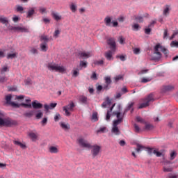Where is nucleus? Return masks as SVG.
<instances>
[{"mask_svg": "<svg viewBox=\"0 0 178 178\" xmlns=\"http://www.w3.org/2000/svg\"><path fill=\"white\" fill-rule=\"evenodd\" d=\"M17 53L8 54L7 59H15V58H17Z\"/></svg>", "mask_w": 178, "mask_h": 178, "instance_id": "2f4dec72", "label": "nucleus"}, {"mask_svg": "<svg viewBox=\"0 0 178 178\" xmlns=\"http://www.w3.org/2000/svg\"><path fill=\"white\" fill-rule=\"evenodd\" d=\"M79 66L81 67H87V62H86V61H80Z\"/></svg>", "mask_w": 178, "mask_h": 178, "instance_id": "3c124183", "label": "nucleus"}, {"mask_svg": "<svg viewBox=\"0 0 178 178\" xmlns=\"http://www.w3.org/2000/svg\"><path fill=\"white\" fill-rule=\"evenodd\" d=\"M104 23L106 24V26H111V23H112V19H111V17H107L104 19Z\"/></svg>", "mask_w": 178, "mask_h": 178, "instance_id": "7c9ffc66", "label": "nucleus"}, {"mask_svg": "<svg viewBox=\"0 0 178 178\" xmlns=\"http://www.w3.org/2000/svg\"><path fill=\"white\" fill-rule=\"evenodd\" d=\"M34 15H35V8H29L26 12V19H31Z\"/></svg>", "mask_w": 178, "mask_h": 178, "instance_id": "9d476101", "label": "nucleus"}, {"mask_svg": "<svg viewBox=\"0 0 178 178\" xmlns=\"http://www.w3.org/2000/svg\"><path fill=\"white\" fill-rule=\"evenodd\" d=\"M158 49H160L165 56H168V54H169V50H168L166 48H165L163 46H161V44H157L156 45V51H158Z\"/></svg>", "mask_w": 178, "mask_h": 178, "instance_id": "4468645a", "label": "nucleus"}, {"mask_svg": "<svg viewBox=\"0 0 178 178\" xmlns=\"http://www.w3.org/2000/svg\"><path fill=\"white\" fill-rule=\"evenodd\" d=\"M94 64L97 66H102V65H104V60H95Z\"/></svg>", "mask_w": 178, "mask_h": 178, "instance_id": "79ce46f5", "label": "nucleus"}, {"mask_svg": "<svg viewBox=\"0 0 178 178\" xmlns=\"http://www.w3.org/2000/svg\"><path fill=\"white\" fill-rule=\"evenodd\" d=\"M57 66H58V64L55 63H49L47 64V69L51 72H56Z\"/></svg>", "mask_w": 178, "mask_h": 178, "instance_id": "dca6fc26", "label": "nucleus"}, {"mask_svg": "<svg viewBox=\"0 0 178 178\" xmlns=\"http://www.w3.org/2000/svg\"><path fill=\"white\" fill-rule=\"evenodd\" d=\"M79 56L80 58H83V59H88V58H90V56H92V54H91L90 51H82L79 53Z\"/></svg>", "mask_w": 178, "mask_h": 178, "instance_id": "2eb2a0df", "label": "nucleus"}, {"mask_svg": "<svg viewBox=\"0 0 178 178\" xmlns=\"http://www.w3.org/2000/svg\"><path fill=\"white\" fill-rule=\"evenodd\" d=\"M75 106L76 104H74V102H71L68 105L63 106V111L65 112V116H70V115H72L70 112L74 111Z\"/></svg>", "mask_w": 178, "mask_h": 178, "instance_id": "20e7f679", "label": "nucleus"}, {"mask_svg": "<svg viewBox=\"0 0 178 178\" xmlns=\"http://www.w3.org/2000/svg\"><path fill=\"white\" fill-rule=\"evenodd\" d=\"M15 31H21V33H29V30L26 28L22 26H15Z\"/></svg>", "mask_w": 178, "mask_h": 178, "instance_id": "b1692460", "label": "nucleus"}, {"mask_svg": "<svg viewBox=\"0 0 178 178\" xmlns=\"http://www.w3.org/2000/svg\"><path fill=\"white\" fill-rule=\"evenodd\" d=\"M136 122L138 123H143V124H145L147 122L144 119H143L141 117H136Z\"/></svg>", "mask_w": 178, "mask_h": 178, "instance_id": "c9c22d12", "label": "nucleus"}, {"mask_svg": "<svg viewBox=\"0 0 178 178\" xmlns=\"http://www.w3.org/2000/svg\"><path fill=\"white\" fill-rule=\"evenodd\" d=\"M5 115L0 111V126H5L6 127H12V126H16L17 122L10 118H3Z\"/></svg>", "mask_w": 178, "mask_h": 178, "instance_id": "f257e3e1", "label": "nucleus"}, {"mask_svg": "<svg viewBox=\"0 0 178 178\" xmlns=\"http://www.w3.org/2000/svg\"><path fill=\"white\" fill-rule=\"evenodd\" d=\"M106 105H111V100L107 99L106 102H103L102 104V108H106Z\"/></svg>", "mask_w": 178, "mask_h": 178, "instance_id": "58836bf2", "label": "nucleus"}, {"mask_svg": "<svg viewBox=\"0 0 178 178\" xmlns=\"http://www.w3.org/2000/svg\"><path fill=\"white\" fill-rule=\"evenodd\" d=\"M143 149H147V152H148L149 155H152V154H154V149L149 148V147H145L143 145L138 144L137 148L136 149V152H140V151H143Z\"/></svg>", "mask_w": 178, "mask_h": 178, "instance_id": "6e6552de", "label": "nucleus"}, {"mask_svg": "<svg viewBox=\"0 0 178 178\" xmlns=\"http://www.w3.org/2000/svg\"><path fill=\"white\" fill-rule=\"evenodd\" d=\"M145 130H152L154 129V127L151 124H145Z\"/></svg>", "mask_w": 178, "mask_h": 178, "instance_id": "c03bdc74", "label": "nucleus"}, {"mask_svg": "<svg viewBox=\"0 0 178 178\" xmlns=\"http://www.w3.org/2000/svg\"><path fill=\"white\" fill-rule=\"evenodd\" d=\"M154 24H155V21L152 22L149 25L148 28L145 29V34H149L151 33V27H154Z\"/></svg>", "mask_w": 178, "mask_h": 178, "instance_id": "4be33fe9", "label": "nucleus"}, {"mask_svg": "<svg viewBox=\"0 0 178 178\" xmlns=\"http://www.w3.org/2000/svg\"><path fill=\"white\" fill-rule=\"evenodd\" d=\"M1 74H3V73L6 72H9V69L8 68L7 66H3L1 70Z\"/></svg>", "mask_w": 178, "mask_h": 178, "instance_id": "ea45409f", "label": "nucleus"}, {"mask_svg": "<svg viewBox=\"0 0 178 178\" xmlns=\"http://www.w3.org/2000/svg\"><path fill=\"white\" fill-rule=\"evenodd\" d=\"M77 142L80 145V147H81L82 148H88V149L91 148V144H90V143H88L87 140L83 138H78Z\"/></svg>", "mask_w": 178, "mask_h": 178, "instance_id": "423d86ee", "label": "nucleus"}, {"mask_svg": "<svg viewBox=\"0 0 178 178\" xmlns=\"http://www.w3.org/2000/svg\"><path fill=\"white\" fill-rule=\"evenodd\" d=\"M143 102L138 106V109H143V108H147V106H149V102H152L154 101V93L149 94L146 97L142 99Z\"/></svg>", "mask_w": 178, "mask_h": 178, "instance_id": "f03ea898", "label": "nucleus"}, {"mask_svg": "<svg viewBox=\"0 0 178 178\" xmlns=\"http://www.w3.org/2000/svg\"><path fill=\"white\" fill-rule=\"evenodd\" d=\"M70 8L71 9L72 12H73V13H74V12H76V10H77V6H76L74 3H72L70 6Z\"/></svg>", "mask_w": 178, "mask_h": 178, "instance_id": "4c0bfd02", "label": "nucleus"}, {"mask_svg": "<svg viewBox=\"0 0 178 178\" xmlns=\"http://www.w3.org/2000/svg\"><path fill=\"white\" fill-rule=\"evenodd\" d=\"M59 119H60V114L56 113V115L54 116L55 122H58Z\"/></svg>", "mask_w": 178, "mask_h": 178, "instance_id": "13d9d810", "label": "nucleus"}, {"mask_svg": "<svg viewBox=\"0 0 178 178\" xmlns=\"http://www.w3.org/2000/svg\"><path fill=\"white\" fill-rule=\"evenodd\" d=\"M79 101L82 102V104H87V97L86 96H81L79 98Z\"/></svg>", "mask_w": 178, "mask_h": 178, "instance_id": "a19ab883", "label": "nucleus"}, {"mask_svg": "<svg viewBox=\"0 0 178 178\" xmlns=\"http://www.w3.org/2000/svg\"><path fill=\"white\" fill-rule=\"evenodd\" d=\"M19 106H24L25 108H31V104H27L25 103H22L21 104H19Z\"/></svg>", "mask_w": 178, "mask_h": 178, "instance_id": "0e129e2a", "label": "nucleus"}, {"mask_svg": "<svg viewBox=\"0 0 178 178\" xmlns=\"http://www.w3.org/2000/svg\"><path fill=\"white\" fill-rule=\"evenodd\" d=\"M0 23H2V24H5V26H8L9 20L6 17H0Z\"/></svg>", "mask_w": 178, "mask_h": 178, "instance_id": "bb28decb", "label": "nucleus"}, {"mask_svg": "<svg viewBox=\"0 0 178 178\" xmlns=\"http://www.w3.org/2000/svg\"><path fill=\"white\" fill-rule=\"evenodd\" d=\"M119 41H120V44H124V39L123 38V36L119 37Z\"/></svg>", "mask_w": 178, "mask_h": 178, "instance_id": "774afa93", "label": "nucleus"}, {"mask_svg": "<svg viewBox=\"0 0 178 178\" xmlns=\"http://www.w3.org/2000/svg\"><path fill=\"white\" fill-rule=\"evenodd\" d=\"M136 20H137V22H138L139 23H143V22L144 21V18L141 16H138L136 17Z\"/></svg>", "mask_w": 178, "mask_h": 178, "instance_id": "5fc2aeb1", "label": "nucleus"}, {"mask_svg": "<svg viewBox=\"0 0 178 178\" xmlns=\"http://www.w3.org/2000/svg\"><path fill=\"white\" fill-rule=\"evenodd\" d=\"M113 114L116 115L117 116V120H121L120 123L123 122V115H122V113H120V112H114Z\"/></svg>", "mask_w": 178, "mask_h": 178, "instance_id": "cd10ccee", "label": "nucleus"}, {"mask_svg": "<svg viewBox=\"0 0 178 178\" xmlns=\"http://www.w3.org/2000/svg\"><path fill=\"white\" fill-rule=\"evenodd\" d=\"M43 113L42 111H41V110H38V113L35 115L36 119H41L43 116Z\"/></svg>", "mask_w": 178, "mask_h": 178, "instance_id": "e433bc0d", "label": "nucleus"}, {"mask_svg": "<svg viewBox=\"0 0 178 178\" xmlns=\"http://www.w3.org/2000/svg\"><path fill=\"white\" fill-rule=\"evenodd\" d=\"M51 16L54 19L56 20V22H58V20H62V16L59 15L58 13H52Z\"/></svg>", "mask_w": 178, "mask_h": 178, "instance_id": "a878e982", "label": "nucleus"}, {"mask_svg": "<svg viewBox=\"0 0 178 178\" xmlns=\"http://www.w3.org/2000/svg\"><path fill=\"white\" fill-rule=\"evenodd\" d=\"M31 53L33 54H38V51L35 48H31Z\"/></svg>", "mask_w": 178, "mask_h": 178, "instance_id": "338daca9", "label": "nucleus"}, {"mask_svg": "<svg viewBox=\"0 0 178 178\" xmlns=\"http://www.w3.org/2000/svg\"><path fill=\"white\" fill-rule=\"evenodd\" d=\"M59 34H60V31H59V29H57L54 31V37L58 38Z\"/></svg>", "mask_w": 178, "mask_h": 178, "instance_id": "6e6d98bb", "label": "nucleus"}, {"mask_svg": "<svg viewBox=\"0 0 178 178\" xmlns=\"http://www.w3.org/2000/svg\"><path fill=\"white\" fill-rule=\"evenodd\" d=\"M107 44L109 45L112 51H115V49H116V42H115V39L113 38L108 39L107 41Z\"/></svg>", "mask_w": 178, "mask_h": 178, "instance_id": "f8f14e48", "label": "nucleus"}, {"mask_svg": "<svg viewBox=\"0 0 178 178\" xmlns=\"http://www.w3.org/2000/svg\"><path fill=\"white\" fill-rule=\"evenodd\" d=\"M91 79H92V80H98V78L97 77V73L93 72L91 77Z\"/></svg>", "mask_w": 178, "mask_h": 178, "instance_id": "69168bd1", "label": "nucleus"}, {"mask_svg": "<svg viewBox=\"0 0 178 178\" xmlns=\"http://www.w3.org/2000/svg\"><path fill=\"white\" fill-rule=\"evenodd\" d=\"M39 12L42 14H44V13H47V8H44V7H40L39 8Z\"/></svg>", "mask_w": 178, "mask_h": 178, "instance_id": "864d4df0", "label": "nucleus"}, {"mask_svg": "<svg viewBox=\"0 0 178 178\" xmlns=\"http://www.w3.org/2000/svg\"><path fill=\"white\" fill-rule=\"evenodd\" d=\"M170 6L168 5L165 6V8L163 10L164 16H168V15H169V11L170 10Z\"/></svg>", "mask_w": 178, "mask_h": 178, "instance_id": "473e14b6", "label": "nucleus"}, {"mask_svg": "<svg viewBox=\"0 0 178 178\" xmlns=\"http://www.w3.org/2000/svg\"><path fill=\"white\" fill-rule=\"evenodd\" d=\"M6 101L8 105H12L13 108H19V105L17 103L12 102V95H8L6 96Z\"/></svg>", "mask_w": 178, "mask_h": 178, "instance_id": "1a4fd4ad", "label": "nucleus"}, {"mask_svg": "<svg viewBox=\"0 0 178 178\" xmlns=\"http://www.w3.org/2000/svg\"><path fill=\"white\" fill-rule=\"evenodd\" d=\"M134 106V102L129 103L128 106L126 108V109L124 111V113L129 112V111H130Z\"/></svg>", "mask_w": 178, "mask_h": 178, "instance_id": "c756f323", "label": "nucleus"}, {"mask_svg": "<svg viewBox=\"0 0 178 178\" xmlns=\"http://www.w3.org/2000/svg\"><path fill=\"white\" fill-rule=\"evenodd\" d=\"M56 72H58V73H65L66 72V69L65 68L64 66H60L57 64Z\"/></svg>", "mask_w": 178, "mask_h": 178, "instance_id": "412c9836", "label": "nucleus"}, {"mask_svg": "<svg viewBox=\"0 0 178 178\" xmlns=\"http://www.w3.org/2000/svg\"><path fill=\"white\" fill-rule=\"evenodd\" d=\"M120 120L113 121L111 133L115 136H120V129L118 127L120 124Z\"/></svg>", "mask_w": 178, "mask_h": 178, "instance_id": "39448f33", "label": "nucleus"}, {"mask_svg": "<svg viewBox=\"0 0 178 178\" xmlns=\"http://www.w3.org/2000/svg\"><path fill=\"white\" fill-rule=\"evenodd\" d=\"M105 58L107 60H113V56L112 54V51H108L105 53Z\"/></svg>", "mask_w": 178, "mask_h": 178, "instance_id": "aec40b11", "label": "nucleus"}, {"mask_svg": "<svg viewBox=\"0 0 178 178\" xmlns=\"http://www.w3.org/2000/svg\"><path fill=\"white\" fill-rule=\"evenodd\" d=\"M49 152H50V154H58L59 149L56 146H51L49 147Z\"/></svg>", "mask_w": 178, "mask_h": 178, "instance_id": "6ab92c4d", "label": "nucleus"}, {"mask_svg": "<svg viewBox=\"0 0 178 178\" xmlns=\"http://www.w3.org/2000/svg\"><path fill=\"white\" fill-rule=\"evenodd\" d=\"M24 83L26 86H31L33 84V82L31 81V79H27L24 81Z\"/></svg>", "mask_w": 178, "mask_h": 178, "instance_id": "8fccbe9b", "label": "nucleus"}, {"mask_svg": "<svg viewBox=\"0 0 178 178\" xmlns=\"http://www.w3.org/2000/svg\"><path fill=\"white\" fill-rule=\"evenodd\" d=\"M153 154H154V155H156V156H162V153H161V152H158L156 149H154L153 151Z\"/></svg>", "mask_w": 178, "mask_h": 178, "instance_id": "052dcab7", "label": "nucleus"}, {"mask_svg": "<svg viewBox=\"0 0 178 178\" xmlns=\"http://www.w3.org/2000/svg\"><path fill=\"white\" fill-rule=\"evenodd\" d=\"M8 81V78L6 76H0V83H5Z\"/></svg>", "mask_w": 178, "mask_h": 178, "instance_id": "4d7b16f0", "label": "nucleus"}, {"mask_svg": "<svg viewBox=\"0 0 178 178\" xmlns=\"http://www.w3.org/2000/svg\"><path fill=\"white\" fill-rule=\"evenodd\" d=\"M32 106L33 109H41L42 108V104L38 103L37 100L32 102Z\"/></svg>", "mask_w": 178, "mask_h": 178, "instance_id": "f3484780", "label": "nucleus"}, {"mask_svg": "<svg viewBox=\"0 0 178 178\" xmlns=\"http://www.w3.org/2000/svg\"><path fill=\"white\" fill-rule=\"evenodd\" d=\"M106 131V127H104L97 130V133H105Z\"/></svg>", "mask_w": 178, "mask_h": 178, "instance_id": "680f3d73", "label": "nucleus"}, {"mask_svg": "<svg viewBox=\"0 0 178 178\" xmlns=\"http://www.w3.org/2000/svg\"><path fill=\"white\" fill-rule=\"evenodd\" d=\"M13 143L15 145H18V147H20L23 149H26V144L22 143L21 142H19L18 140H13Z\"/></svg>", "mask_w": 178, "mask_h": 178, "instance_id": "393cba45", "label": "nucleus"}, {"mask_svg": "<svg viewBox=\"0 0 178 178\" xmlns=\"http://www.w3.org/2000/svg\"><path fill=\"white\" fill-rule=\"evenodd\" d=\"M105 83L106 84H111L112 83V80L111 79V78L109 76H107L105 78Z\"/></svg>", "mask_w": 178, "mask_h": 178, "instance_id": "603ef678", "label": "nucleus"}, {"mask_svg": "<svg viewBox=\"0 0 178 178\" xmlns=\"http://www.w3.org/2000/svg\"><path fill=\"white\" fill-rule=\"evenodd\" d=\"M134 31H138V30H140V25L138 24H134L133 26H132Z\"/></svg>", "mask_w": 178, "mask_h": 178, "instance_id": "49530a36", "label": "nucleus"}, {"mask_svg": "<svg viewBox=\"0 0 178 178\" xmlns=\"http://www.w3.org/2000/svg\"><path fill=\"white\" fill-rule=\"evenodd\" d=\"M24 8L22 6H17L16 11L19 12V13H24Z\"/></svg>", "mask_w": 178, "mask_h": 178, "instance_id": "f704fd0d", "label": "nucleus"}, {"mask_svg": "<svg viewBox=\"0 0 178 178\" xmlns=\"http://www.w3.org/2000/svg\"><path fill=\"white\" fill-rule=\"evenodd\" d=\"M154 54L156 55H157V57H155L154 59L155 60H157L158 59H161V56H162V54H161V52H159V49H157L156 50V46H155L154 47Z\"/></svg>", "mask_w": 178, "mask_h": 178, "instance_id": "5701e85b", "label": "nucleus"}, {"mask_svg": "<svg viewBox=\"0 0 178 178\" xmlns=\"http://www.w3.org/2000/svg\"><path fill=\"white\" fill-rule=\"evenodd\" d=\"M176 155H177V153H176V152H175V151L172 152L170 154V160L173 161V159H175V158H176Z\"/></svg>", "mask_w": 178, "mask_h": 178, "instance_id": "09e8293b", "label": "nucleus"}, {"mask_svg": "<svg viewBox=\"0 0 178 178\" xmlns=\"http://www.w3.org/2000/svg\"><path fill=\"white\" fill-rule=\"evenodd\" d=\"M90 148L92 149L91 154L93 158H95V156H98V155H99V152H101V146L95 145L93 146L91 145Z\"/></svg>", "mask_w": 178, "mask_h": 178, "instance_id": "0eeeda50", "label": "nucleus"}, {"mask_svg": "<svg viewBox=\"0 0 178 178\" xmlns=\"http://www.w3.org/2000/svg\"><path fill=\"white\" fill-rule=\"evenodd\" d=\"M58 104L56 103H51L50 105L44 104V108L45 111H48L49 109H54V108H56Z\"/></svg>", "mask_w": 178, "mask_h": 178, "instance_id": "a211bd4d", "label": "nucleus"}, {"mask_svg": "<svg viewBox=\"0 0 178 178\" xmlns=\"http://www.w3.org/2000/svg\"><path fill=\"white\" fill-rule=\"evenodd\" d=\"M173 171V168H170V167H166V165H165L163 167V172H172Z\"/></svg>", "mask_w": 178, "mask_h": 178, "instance_id": "37998d69", "label": "nucleus"}, {"mask_svg": "<svg viewBox=\"0 0 178 178\" xmlns=\"http://www.w3.org/2000/svg\"><path fill=\"white\" fill-rule=\"evenodd\" d=\"M92 120H95V122H97L98 120V113H93L92 115Z\"/></svg>", "mask_w": 178, "mask_h": 178, "instance_id": "a18cd8bd", "label": "nucleus"}, {"mask_svg": "<svg viewBox=\"0 0 178 178\" xmlns=\"http://www.w3.org/2000/svg\"><path fill=\"white\" fill-rule=\"evenodd\" d=\"M134 127L135 133H140V127H138L137 124H134Z\"/></svg>", "mask_w": 178, "mask_h": 178, "instance_id": "de8ad7c7", "label": "nucleus"}, {"mask_svg": "<svg viewBox=\"0 0 178 178\" xmlns=\"http://www.w3.org/2000/svg\"><path fill=\"white\" fill-rule=\"evenodd\" d=\"M60 126H61L62 129H64V130H67L69 129L68 125L65 123H61Z\"/></svg>", "mask_w": 178, "mask_h": 178, "instance_id": "bf43d9fd", "label": "nucleus"}, {"mask_svg": "<svg viewBox=\"0 0 178 178\" xmlns=\"http://www.w3.org/2000/svg\"><path fill=\"white\" fill-rule=\"evenodd\" d=\"M41 44H40V49L42 52H47L48 51V42H49V38L45 35H42L40 36Z\"/></svg>", "mask_w": 178, "mask_h": 178, "instance_id": "7ed1b4c3", "label": "nucleus"}, {"mask_svg": "<svg viewBox=\"0 0 178 178\" xmlns=\"http://www.w3.org/2000/svg\"><path fill=\"white\" fill-rule=\"evenodd\" d=\"M168 178H178V176L176 174L170 173L168 176Z\"/></svg>", "mask_w": 178, "mask_h": 178, "instance_id": "e2e57ef3", "label": "nucleus"}, {"mask_svg": "<svg viewBox=\"0 0 178 178\" xmlns=\"http://www.w3.org/2000/svg\"><path fill=\"white\" fill-rule=\"evenodd\" d=\"M113 106H115V105H113V106L110 108V111H108L107 113H106V120H109V119H111V112H112V110L113 109Z\"/></svg>", "mask_w": 178, "mask_h": 178, "instance_id": "72a5a7b5", "label": "nucleus"}, {"mask_svg": "<svg viewBox=\"0 0 178 178\" xmlns=\"http://www.w3.org/2000/svg\"><path fill=\"white\" fill-rule=\"evenodd\" d=\"M173 90H175V86L172 85L163 86L161 88L162 92H169V91H173Z\"/></svg>", "mask_w": 178, "mask_h": 178, "instance_id": "9b49d317", "label": "nucleus"}, {"mask_svg": "<svg viewBox=\"0 0 178 178\" xmlns=\"http://www.w3.org/2000/svg\"><path fill=\"white\" fill-rule=\"evenodd\" d=\"M24 116H26V118H31L32 116H34V111H30L28 112H26L24 113Z\"/></svg>", "mask_w": 178, "mask_h": 178, "instance_id": "c85d7f7f", "label": "nucleus"}, {"mask_svg": "<svg viewBox=\"0 0 178 178\" xmlns=\"http://www.w3.org/2000/svg\"><path fill=\"white\" fill-rule=\"evenodd\" d=\"M28 136L33 142H35L37 140H38V133L37 132L31 131L28 133Z\"/></svg>", "mask_w": 178, "mask_h": 178, "instance_id": "ddd939ff", "label": "nucleus"}]
</instances>
